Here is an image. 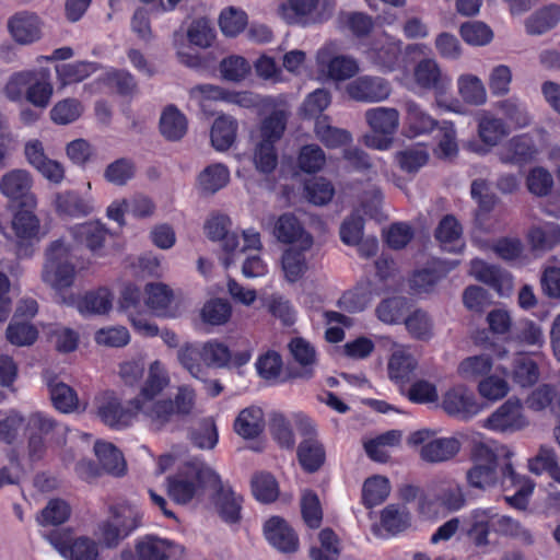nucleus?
<instances>
[{
    "mask_svg": "<svg viewBox=\"0 0 560 560\" xmlns=\"http://www.w3.org/2000/svg\"><path fill=\"white\" fill-rule=\"evenodd\" d=\"M98 557V544L88 536H80L70 539L63 558L68 560H100Z\"/></svg>",
    "mask_w": 560,
    "mask_h": 560,
    "instance_id": "nucleus-56",
    "label": "nucleus"
},
{
    "mask_svg": "<svg viewBox=\"0 0 560 560\" xmlns=\"http://www.w3.org/2000/svg\"><path fill=\"white\" fill-rule=\"evenodd\" d=\"M237 121L228 115L219 116L211 128V143L219 151L228 150L234 142Z\"/></svg>",
    "mask_w": 560,
    "mask_h": 560,
    "instance_id": "nucleus-39",
    "label": "nucleus"
},
{
    "mask_svg": "<svg viewBox=\"0 0 560 560\" xmlns=\"http://www.w3.org/2000/svg\"><path fill=\"white\" fill-rule=\"evenodd\" d=\"M33 177L23 168H14L0 178V192L9 200L19 202L21 208L35 209L37 199L33 192Z\"/></svg>",
    "mask_w": 560,
    "mask_h": 560,
    "instance_id": "nucleus-9",
    "label": "nucleus"
},
{
    "mask_svg": "<svg viewBox=\"0 0 560 560\" xmlns=\"http://www.w3.org/2000/svg\"><path fill=\"white\" fill-rule=\"evenodd\" d=\"M130 405L137 409V415L142 413L154 430L163 429L176 418L172 399L158 400L133 398Z\"/></svg>",
    "mask_w": 560,
    "mask_h": 560,
    "instance_id": "nucleus-17",
    "label": "nucleus"
},
{
    "mask_svg": "<svg viewBox=\"0 0 560 560\" xmlns=\"http://www.w3.org/2000/svg\"><path fill=\"white\" fill-rule=\"evenodd\" d=\"M54 93L50 71L47 68L34 70V79L25 93V100L39 108H46Z\"/></svg>",
    "mask_w": 560,
    "mask_h": 560,
    "instance_id": "nucleus-26",
    "label": "nucleus"
},
{
    "mask_svg": "<svg viewBox=\"0 0 560 560\" xmlns=\"http://www.w3.org/2000/svg\"><path fill=\"white\" fill-rule=\"evenodd\" d=\"M442 407L450 416L470 419L479 411L474 394L464 386L447 390L443 397Z\"/></svg>",
    "mask_w": 560,
    "mask_h": 560,
    "instance_id": "nucleus-19",
    "label": "nucleus"
},
{
    "mask_svg": "<svg viewBox=\"0 0 560 560\" xmlns=\"http://www.w3.org/2000/svg\"><path fill=\"white\" fill-rule=\"evenodd\" d=\"M491 523L494 532L500 535L516 537L527 545H530L534 541L530 532L510 516H497L492 514Z\"/></svg>",
    "mask_w": 560,
    "mask_h": 560,
    "instance_id": "nucleus-58",
    "label": "nucleus"
},
{
    "mask_svg": "<svg viewBox=\"0 0 560 560\" xmlns=\"http://www.w3.org/2000/svg\"><path fill=\"white\" fill-rule=\"evenodd\" d=\"M191 443L201 450H211L218 443V431L211 418H203L190 430Z\"/></svg>",
    "mask_w": 560,
    "mask_h": 560,
    "instance_id": "nucleus-53",
    "label": "nucleus"
},
{
    "mask_svg": "<svg viewBox=\"0 0 560 560\" xmlns=\"http://www.w3.org/2000/svg\"><path fill=\"white\" fill-rule=\"evenodd\" d=\"M318 0H287L279 5L281 19L290 25L307 26L322 22L316 13Z\"/></svg>",
    "mask_w": 560,
    "mask_h": 560,
    "instance_id": "nucleus-16",
    "label": "nucleus"
},
{
    "mask_svg": "<svg viewBox=\"0 0 560 560\" xmlns=\"http://www.w3.org/2000/svg\"><path fill=\"white\" fill-rule=\"evenodd\" d=\"M52 406L62 413L73 412L78 408L79 398L75 390L68 384L52 377L47 382Z\"/></svg>",
    "mask_w": 560,
    "mask_h": 560,
    "instance_id": "nucleus-35",
    "label": "nucleus"
},
{
    "mask_svg": "<svg viewBox=\"0 0 560 560\" xmlns=\"http://www.w3.org/2000/svg\"><path fill=\"white\" fill-rule=\"evenodd\" d=\"M459 33L462 38L472 46H485L489 44L493 37L490 27L479 21L463 23Z\"/></svg>",
    "mask_w": 560,
    "mask_h": 560,
    "instance_id": "nucleus-62",
    "label": "nucleus"
},
{
    "mask_svg": "<svg viewBox=\"0 0 560 560\" xmlns=\"http://www.w3.org/2000/svg\"><path fill=\"white\" fill-rule=\"evenodd\" d=\"M293 359L301 365V370L293 372V377L308 380L313 376V366L316 363V351L304 338L295 337L289 343Z\"/></svg>",
    "mask_w": 560,
    "mask_h": 560,
    "instance_id": "nucleus-28",
    "label": "nucleus"
},
{
    "mask_svg": "<svg viewBox=\"0 0 560 560\" xmlns=\"http://www.w3.org/2000/svg\"><path fill=\"white\" fill-rule=\"evenodd\" d=\"M264 533L269 544L283 553L295 552L299 538L293 528L281 517L272 516L264 526Z\"/></svg>",
    "mask_w": 560,
    "mask_h": 560,
    "instance_id": "nucleus-15",
    "label": "nucleus"
},
{
    "mask_svg": "<svg viewBox=\"0 0 560 560\" xmlns=\"http://www.w3.org/2000/svg\"><path fill=\"white\" fill-rule=\"evenodd\" d=\"M319 70L334 81H345L354 77L360 67L355 58L339 54L336 43H328L316 55Z\"/></svg>",
    "mask_w": 560,
    "mask_h": 560,
    "instance_id": "nucleus-8",
    "label": "nucleus"
},
{
    "mask_svg": "<svg viewBox=\"0 0 560 560\" xmlns=\"http://www.w3.org/2000/svg\"><path fill=\"white\" fill-rule=\"evenodd\" d=\"M234 428L237 434L245 439H254L264 429L262 410L250 407L242 410L235 420Z\"/></svg>",
    "mask_w": 560,
    "mask_h": 560,
    "instance_id": "nucleus-40",
    "label": "nucleus"
},
{
    "mask_svg": "<svg viewBox=\"0 0 560 560\" xmlns=\"http://www.w3.org/2000/svg\"><path fill=\"white\" fill-rule=\"evenodd\" d=\"M510 130L503 119L493 116L488 112H482L478 117V136L480 140L494 147L509 135Z\"/></svg>",
    "mask_w": 560,
    "mask_h": 560,
    "instance_id": "nucleus-34",
    "label": "nucleus"
},
{
    "mask_svg": "<svg viewBox=\"0 0 560 560\" xmlns=\"http://www.w3.org/2000/svg\"><path fill=\"white\" fill-rule=\"evenodd\" d=\"M382 527L390 533L397 534L410 525V514L404 505L389 504L381 513Z\"/></svg>",
    "mask_w": 560,
    "mask_h": 560,
    "instance_id": "nucleus-50",
    "label": "nucleus"
},
{
    "mask_svg": "<svg viewBox=\"0 0 560 560\" xmlns=\"http://www.w3.org/2000/svg\"><path fill=\"white\" fill-rule=\"evenodd\" d=\"M94 453L103 472L115 477L124 476L127 469L122 453L112 443L97 441Z\"/></svg>",
    "mask_w": 560,
    "mask_h": 560,
    "instance_id": "nucleus-27",
    "label": "nucleus"
},
{
    "mask_svg": "<svg viewBox=\"0 0 560 560\" xmlns=\"http://www.w3.org/2000/svg\"><path fill=\"white\" fill-rule=\"evenodd\" d=\"M366 58L374 65L393 70L400 56V47L393 42L376 43L365 51Z\"/></svg>",
    "mask_w": 560,
    "mask_h": 560,
    "instance_id": "nucleus-43",
    "label": "nucleus"
},
{
    "mask_svg": "<svg viewBox=\"0 0 560 560\" xmlns=\"http://www.w3.org/2000/svg\"><path fill=\"white\" fill-rule=\"evenodd\" d=\"M460 451V442L456 438H438L429 441L420 448V457L430 464H440L454 458Z\"/></svg>",
    "mask_w": 560,
    "mask_h": 560,
    "instance_id": "nucleus-24",
    "label": "nucleus"
},
{
    "mask_svg": "<svg viewBox=\"0 0 560 560\" xmlns=\"http://www.w3.org/2000/svg\"><path fill=\"white\" fill-rule=\"evenodd\" d=\"M273 234L282 243H292L294 241L301 243L302 238L308 235L304 233L299 220L291 213H284L278 218L275 223Z\"/></svg>",
    "mask_w": 560,
    "mask_h": 560,
    "instance_id": "nucleus-52",
    "label": "nucleus"
},
{
    "mask_svg": "<svg viewBox=\"0 0 560 560\" xmlns=\"http://www.w3.org/2000/svg\"><path fill=\"white\" fill-rule=\"evenodd\" d=\"M346 92L357 102L376 103L386 100L392 88L384 78L361 75L347 84Z\"/></svg>",
    "mask_w": 560,
    "mask_h": 560,
    "instance_id": "nucleus-13",
    "label": "nucleus"
},
{
    "mask_svg": "<svg viewBox=\"0 0 560 560\" xmlns=\"http://www.w3.org/2000/svg\"><path fill=\"white\" fill-rule=\"evenodd\" d=\"M94 147L85 139L79 138L66 145V155L77 166L84 167L95 158Z\"/></svg>",
    "mask_w": 560,
    "mask_h": 560,
    "instance_id": "nucleus-64",
    "label": "nucleus"
},
{
    "mask_svg": "<svg viewBox=\"0 0 560 560\" xmlns=\"http://www.w3.org/2000/svg\"><path fill=\"white\" fill-rule=\"evenodd\" d=\"M528 240L536 250H548L560 243V225L553 222L534 226L528 232Z\"/></svg>",
    "mask_w": 560,
    "mask_h": 560,
    "instance_id": "nucleus-42",
    "label": "nucleus"
},
{
    "mask_svg": "<svg viewBox=\"0 0 560 560\" xmlns=\"http://www.w3.org/2000/svg\"><path fill=\"white\" fill-rule=\"evenodd\" d=\"M402 323L413 339L428 341L433 337V320L423 310H416L406 315Z\"/></svg>",
    "mask_w": 560,
    "mask_h": 560,
    "instance_id": "nucleus-46",
    "label": "nucleus"
},
{
    "mask_svg": "<svg viewBox=\"0 0 560 560\" xmlns=\"http://www.w3.org/2000/svg\"><path fill=\"white\" fill-rule=\"evenodd\" d=\"M187 128V118L176 106L165 107L160 118V131L166 140H180L186 135Z\"/></svg>",
    "mask_w": 560,
    "mask_h": 560,
    "instance_id": "nucleus-33",
    "label": "nucleus"
},
{
    "mask_svg": "<svg viewBox=\"0 0 560 560\" xmlns=\"http://www.w3.org/2000/svg\"><path fill=\"white\" fill-rule=\"evenodd\" d=\"M527 424L520 399L510 398L486 419L483 427L497 432L511 433L524 429Z\"/></svg>",
    "mask_w": 560,
    "mask_h": 560,
    "instance_id": "nucleus-11",
    "label": "nucleus"
},
{
    "mask_svg": "<svg viewBox=\"0 0 560 560\" xmlns=\"http://www.w3.org/2000/svg\"><path fill=\"white\" fill-rule=\"evenodd\" d=\"M459 96L466 104L481 106L487 102V90L481 79L471 73H464L457 78Z\"/></svg>",
    "mask_w": 560,
    "mask_h": 560,
    "instance_id": "nucleus-37",
    "label": "nucleus"
},
{
    "mask_svg": "<svg viewBox=\"0 0 560 560\" xmlns=\"http://www.w3.org/2000/svg\"><path fill=\"white\" fill-rule=\"evenodd\" d=\"M174 544L154 535H145L135 546L137 560H170Z\"/></svg>",
    "mask_w": 560,
    "mask_h": 560,
    "instance_id": "nucleus-25",
    "label": "nucleus"
},
{
    "mask_svg": "<svg viewBox=\"0 0 560 560\" xmlns=\"http://www.w3.org/2000/svg\"><path fill=\"white\" fill-rule=\"evenodd\" d=\"M113 296L105 288L88 292L78 303V308L84 315H102L112 308Z\"/></svg>",
    "mask_w": 560,
    "mask_h": 560,
    "instance_id": "nucleus-44",
    "label": "nucleus"
},
{
    "mask_svg": "<svg viewBox=\"0 0 560 560\" xmlns=\"http://www.w3.org/2000/svg\"><path fill=\"white\" fill-rule=\"evenodd\" d=\"M434 238L441 248L450 253H459L464 248L463 226L452 215H444L434 230Z\"/></svg>",
    "mask_w": 560,
    "mask_h": 560,
    "instance_id": "nucleus-22",
    "label": "nucleus"
},
{
    "mask_svg": "<svg viewBox=\"0 0 560 560\" xmlns=\"http://www.w3.org/2000/svg\"><path fill=\"white\" fill-rule=\"evenodd\" d=\"M70 512V506L66 501L52 499L42 510L37 521L42 526L60 525L69 518Z\"/></svg>",
    "mask_w": 560,
    "mask_h": 560,
    "instance_id": "nucleus-60",
    "label": "nucleus"
},
{
    "mask_svg": "<svg viewBox=\"0 0 560 560\" xmlns=\"http://www.w3.org/2000/svg\"><path fill=\"white\" fill-rule=\"evenodd\" d=\"M288 115L284 110H273L261 124V141L275 144L282 137Z\"/></svg>",
    "mask_w": 560,
    "mask_h": 560,
    "instance_id": "nucleus-59",
    "label": "nucleus"
},
{
    "mask_svg": "<svg viewBox=\"0 0 560 560\" xmlns=\"http://www.w3.org/2000/svg\"><path fill=\"white\" fill-rule=\"evenodd\" d=\"M470 275L476 280L494 289L501 295L512 289V277L508 271L494 265H489L481 259L471 260Z\"/></svg>",
    "mask_w": 560,
    "mask_h": 560,
    "instance_id": "nucleus-20",
    "label": "nucleus"
},
{
    "mask_svg": "<svg viewBox=\"0 0 560 560\" xmlns=\"http://www.w3.org/2000/svg\"><path fill=\"white\" fill-rule=\"evenodd\" d=\"M295 425L302 438L296 451L299 463L305 471L315 472L326 460L325 447L317 439L315 424L310 418L298 415Z\"/></svg>",
    "mask_w": 560,
    "mask_h": 560,
    "instance_id": "nucleus-6",
    "label": "nucleus"
},
{
    "mask_svg": "<svg viewBox=\"0 0 560 560\" xmlns=\"http://www.w3.org/2000/svg\"><path fill=\"white\" fill-rule=\"evenodd\" d=\"M54 208L62 217H85L93 212V201L89 196H82L75 190L56 192Z\"/></svg>",
    "mask_w": 560,
    "mask_h": 560,
    "instance_id": "nucleus-21",
    "label": "nucleus"
},
{
    "mask_svg": "<svg viewBox=\"0 0 560 560\" xmlns=\"http://www.w3.org/2000/svg\"><path fill=\"white\" fill-rule=\"evenodd\" d=\"M5 336L7 340L13 346L27 347L36 341L38 331L28 322H19L14 317L7 327Z\"/></svg>",
    "mask_w": 560,
    "mask_h": 560,
    "instance_id": "nucleus-54",
    "label": "nucleus"
},
{
    "mask_svg": "<svg viewBox=\"0 0 560 560\" xmlns=\"http://www.w3.org/2000/svg\"><path fill=\"white\" fill-rule=\"evenodd\" d=\"M96 417L107 427L122 430L132 424L137 418V409L130 405L124 406L121 399L113 390H105L94 398Z\"/></svg>",
    "mask_w": 560,
    "mask_h": 560,
    "instance_id": "nucleus-7",
    "label": "nucleus"
},
{
    "mask_svg": "<svg viewBox=\"0 0 560 560\" xmlns=\"http://www.w3.org/2000/svg\"><path fill=\"white\" fill-rule=\"evenodd\" d=\"M495 108L514 125L515 128H524L530 125L532 116L527 107L517 97H509L495 103Z\"/></svg>",
    "mask_w": 560,
    "mask_h": 560,
    "instance_id": "nucleus-47",
    "label": "nucleus"
},
{
    "mask_svg": "<svg viewBox=\"0 0 560 560\" xmlns=\"http://www.w3.org/2000/svg\"><path fill=\"white\" fill-rule=\"evenodd\" d=\"M42 280L52 290L71 288L77 277V248L66 237L50 242L45 248Z\"/></svg>",
    "mask_w": 560,
    "mask_h": 560,
    "instance_id": "nucleus-2",
    "label": "nucleus"
},
{
    "mask_svg": "<svg viewBox=\"0 0 560 560\" xmlns=\"http://www.w3.org/2000/svg\"><path fill=\"white\" fill-rule=\"evenodd\" d=\"M252 489L255 498L264 503L275 501L279 494L276 479L267 472H260L253 477Z\"/></svg>",
    "mask_w": 560,
    "mask_h": 560,
    "instance_id": "nucleus-63",
    "label": "nucleus"
},
{
    "mask_svg": "<svg viewBox=\"0 0 560 560\" xmlns=\"http://www.w3.org/2000/svg\"><path fill=\"white\" fill-rule=\"evenodd\" d=\"M492 513L490 510H476L470 514L466 535L477 547L483 548L490 545L489 534L492 528Z\"/></svg>",
    "mask_w": 560,
    "mask_h": 560,
    "instance_id": "nucleus-30",
    "label": "nucleus"
},
{
    "mask_svg": "<svg viewBox=\"0 0 560 560\" xmlns=\"http://www.w3.org/2000/svg\"><path fill=\"white\" fill-rule=\"evenodd\" d=\"M492 369V358L488 354H478L464 359L457 368V373L465 381L479 383Z\"/></svg>",
    "mask_w": 560,
    "mask_h": 560,
    "instance_id": "nucleus-38",
    "label": "nucleus"
},
{
    "mask_svg": "<svg viewBox=\"0 0 560 560\" xmlns=\"http://www.w3.org/2000/svg\"><path fill=\"white\" fill-rule=\"evenodd\" d=\"M209 488L213 490L211 500L221 520L230 525L237 524L242 518L243 498L223 483L219 475L218 481H211Z\"/></svg>",
    "mask_w": 560,
    "mask_h": 560,
    "instance_id": "nucleus-10",
    "label": "nucleus"
},
{
    "mask_svg": "<svg viewBox=\"0 0 560 560\" xmlns=\"http://www.w3.org/2000/svg\"><path fill=\"white\" fill-rule=\"evenodd\" d=\"M32 210L31 208H21L12 219L19 256H28L31 254L28 246L45 235V232L42 233L39 219Z\"/></svg>",
    "mask_w": 560,
    "mask_h": 560,
    "instance_id": "nucleus-12",
    "label": "nucleus"
},
{
    "mask_svg": "<svg viewBox=\"0 0 560 560\" xmlns=\"http://www.w3.org/2000/svg\"><path fill=\"white\" fill-rule=\"evenodd\" d=\"M136 165L131 159L120 158L109 163L104 170V179L115 186H125L135 177Z\"/></svg>",
    "mask_w": 560,
    "mask_h": 560,
    "instance_id": "nucleus-51",
    "label": "nucleus"
},
{
    "mask_svg": "<svg viewBox=\"0 0 560 560\" xmlns=\"http://www.w3.org/2000/svg\"><path fill=\"white\" fill-rule=\"evenodd\" d=\"M95 70V65L86 61H77L56 67L57 78L60 81L61 86L80 82L86 79Z\"/></svg>",
    "mask_w": 560,
    "mask_h": 560,
    "instance_id": "nucleus-55",
    "label": "nucleus"
},
{
    "mask_svg": "<svg viewBox=\"0 0 560 560\" xmlns=\"http://www.w3.org/2000/svg\"><path fill=\"white\" fill-rule=\"evenodd\" d=\"M536 148L533 139L527 135L515 136L500 150V161L505 164H524L533 160Z\"/></svg>",
    "mask_w": 560,
    "mask_h": 560,
    "instance_id": "nucleus-23",
    "label": "nucleus"
},
{
    "mask_svg": "<svg viewBox=\"0 0 560 560\" xmlns=\"http://www.w3.org/2000/svg\"><path fill=\"white\" fill-rule=\"evenodd\" d=\"M8 31L18 44L31 45L42 37V22L33 13L20 12L9 19Z\"/></svg>",
    "mask_w": 560,
    "mask_h": 560,
    "instance_id": "nucleus-18",
    "label": "nucleus"
},
{
    "mask_svg": "<svg viewBox=\"0 0 560 560\" xmlns=\"http://www.w3.org/2000/svg\"><path fill=\"white\" fill-rule=\"evenodd\" d=\"M513 452L504 445L474 440L470 446L472 466L466 472L467 483L483 491L500 485L508 491L520 480L511 460Z\"/></svg>",
    "mask_w": 560,
    "mask_h": 560,
    "instance_id": "nucleus-1",
    "label": "nucleus"
},
{
    "mask_svg": "<svg viewBox=\"0 0 560 560\" xmlns=\"http://www.w3.org/2000/svg\"><path fill=\"white\" fill-rule=\"evenodd\" d=\"M83 105L77 98H65L50 109V118L57 125H69L82 115Z\"/></svg>",
    "mask_w": 560,
    "mask_h": 560,
    "instance_id": "nucleus-57",
    "label": "nucleus"
},
{
    "mask_svg": "<svg viewBox=\"0 0 560 560\" xmlns=\"http://www.w3.org/2000/svg\"><path fill=\"white\" fill-rule=\"evenodd\" d=\"M417 366L418 362L411 353L406 349H397L388 361V374L390 380L402 385L412 380Z\"/></svg>",
    "mask_w": 560,
    "mask_h": 560,
    "instance_id": "nucleus-31",
    "label": "nucleus"
},
{
    "mask_svg": "<svg viewBox=\"0 0 560 560\" xmlns=\"http://www.w3.org/2000/svg\"><path fill=\"white\" fill-rule=\"evenodd\" d=\"M340 27H347L357 37H363L373 30L371 16L361 12H341L338 15Z\"/></svg>",
    "mask_w": 560,
    "mask_h": 560,
    "instance_id": "nucleus-61",
    "label": "nucleus"
},
{
    "mask_svg": "<svg viewBox=\"0 0 560 560\" xmlns=\"http://www.w3.org/2000/svg\"><path fill=\"white\" fill-rule=\"evenodd\" d=\"M408 311L405 298L394 296L383 300L375 308L377 318L387 325H396L404 320Z\"/></svg>",
    "mask_w": 560,
    "mask_h": 560,
    "instance_id": "nucleus-48",
    "label": "nucleus"
},
{
    "mask_svg": "<svg viewBox=\"0 0 560 560\" xmlns=\"http://www.w3.org/2000/svg\"><path fill=\"white\" fill-rule=\"evenodd\" d=\"M313 246V237L306 235L301 245L291 246L284 250L281 257L282 271L288 282L294 283L303 278L308 270L306 252Z\"/></svg>",
    "mask_w": 560,
    "mask_h": 560,
    "instance_id": "nucleus-14",
    "label": "nucleus"
},
{
    "mask_svg": "<svg viewBox=\"0 0 560 560\" xmlns=\"http://www.w3.org/2000/svg\"><path fill=\"white\" fill-rule=\"evenodd\" d=\"M412 79L418 88L433 92L438 107L448 112L462 113V107L457 102L452 105L441 100L450 91L452 79L435 58L429 57L419 60L413 67Z\"/></svg>",
    "mask_w": 560,
    "mask_h": 560,
    "instance_id": "nucleus-4",
    "label": "nucleus"
},
{
    "mask_svg": "<svg viewBox=\"0 0 560 560\" xmlns=\"http://www.w3.org/2000/svg\"><path fill=\"white\" fill-rule=\"evenodd\" d=\"M230 226V218L224 214H218L208 220L205 228L210 240L222 241L223 249L234 254L238 246V238L236 234L229 233Z\"/></svg>",
    "mask_w": 560,
    "mask_h": 560,
    "instance_id": "nucleus-36",
    "label": "nucleus"
},
{
    "mask_svg": "<svg viewBox=\"0 0 560 560\" xmlns=\"http://www.w3.org/2000/svg\"><path fill=\"white\" fill-rule=\"evenodd\" d=\"M390 492L389 481L383 476H373L363 483L362 500L365 506L372 508L383 503Z\"/></svg>",
    "mask_w": 560,
    "mask_h": 560,
    "instance_id": "nucleus-49",
    "label": "nucleus"
},
{
    "mask_svg": "<svg viewBox=\"0 0 560 560\" xmlns=\"http://www.w3.org/2000/svg\"><path fill=\"white\" fill-rule=\"evenodd\" d=\"M560 21V8L558 5H549L526 20V31L530 35H541L553 28Z\"/></svg>",
    "mask_w": 560,
    "mask_h": 560,
    "instance_id": "nucleus-45",
    "label": "nucleus"
},
{
    "mask_svg": "<svg viewBox=\"0 0 560 560\" xmlns=\"http://www.w3.org/2000/svg\"><path fill=\"white\" fill-rule=\"evenodd\" d=\"M372 133L363 137L365 145L377 150H387L399 126V112L393 107H374L364 114Z\"/></svg>",
    "mask_w": 560,
    "mask_h": 560,
    "instance_id": "nucleus-5",
    "label": "nucleus"
},
{
    "mask_svg": "<svg viewBox=\"0 0 560 560\" xmlns=\"http://www.w3.org/2000/svg\"><path fill=\"white\" fill-rule=\"evenodd\" d=\"M230 182V171L222 163H213L202 170L197 178V187L202 195H213Z\"/></svg>",
    "mask_w": 560,
    "mask_h": 560,
    "instance_id": "nucleus-32",
    "label": "nucleus"
},
{
    "mask_svg": "<svg viewBox=\"0 0 560 560\" xmlns=\"http://www.w3.org/2000/svg\"><path fill=\"white\" fill-rule=\"evenodd\" d=\"M218 474L199 459L186 462L174 476L167 477L168 495L178 504H187L201 494Z\"/></svg>",
    "mask_w": 560,
    "mask_h": 560,
    "instance_id": "nucleus-3",
    "label": "nucleus"
},
{
    "mask_svg": "<svg viewBox=\"0 0 560 560\" xmlns=\"http://www.w3.org/2000/svg\"><path fill=\"white\" fill-rule=\"evenodd\" d=\"M405 110L406 121L415 135L429 133L438 126V121L412 100L405 102Z\"/></svg>",
    "mask_w": 560,
    "mask_h": 560,
    "instance_id": "nucleus-41",
    "label": "nucleus"
},
{
    "mask_svg": "<svg viewBox=\"0 0 560 560\" xmlns=\"http://www.w3.org/2000/svg\"><path fill=\"white\" fill-rule=\"evenodd\" d=\"M71 234L78 243L84 244L92 253H97L108 237V230L101 222L92 221L74 226Z\"/></svg>",
    "mask_w": 560,
    "mask_h": 560,
    "instance_id": "nucleus-29",
    "label": "nucleus"
}]
</instances>
